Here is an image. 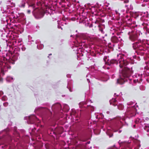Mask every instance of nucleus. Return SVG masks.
Wrapping results in <instances>:
<instances>
[{"label": "nucleus", "mask_w": 149, "mask_h": 149, "mask_svg": "<svg viewBox=\"0 0 149 149\" xmlns=\"http://www.w3.org/2000/svg\"><path fill=\"white\" fill-rule=\"evenodd\" d=\"M118 60L112 59H107V65L117 63L119 62L120 67L119 70V78L117 79V83L120 84H123L128 79L131 80L132 75L133 73L132 67H129L128 62L124 59L122 56L120 54L118 55Z\"/></svg>", "instance_id": "obj_1"}, {"label": "nucleus", "mask_w": 149, "mask_h": 149, "mask_svg": "<svg viewBox=\"0 0 149 149\" xmlns=\"http://www.w3.org/2000/svg\"><path fill=\"white\" fill-rule=\"evenodd\" d=\"M130 40L132 41H135L132 44V47L135 50V52L138 55L143 56L144 54V52L148 49V44L143 43L138 39L139 32L131 31L128 33Z\"/></svg>", "instance_id": "obj_2"}, {"label": "nucleus", "mask_w": 149, "mask_h": 149, "mask_svg": "<svg viewBox=\"0 0 149 149\" xmlns=\"http://www.w3.org/2000/svg\"><path fill=\"white\" fill-rule=\"evenodd\" d=\"M34 111L41 117L43 121H45L48 119L52 113L49 110L45 107H37L36 108Z\"/></svg>", "instance_id": "obj_3"}, {"label": "nucleus", "mask_w": 149, "mask_h": 149, "mask_svg": "<svg viewBox=\"0 0 149 149\" xmlns=\"http://www.w3.org/2000/svg\"><path fill=\"white\" fill-rule=\"evenodd\" d=\"M8 132V130L5 129L0 132V135H2V136H0V143L2 144L5 142L12 140V137L9 135Z\"/></svg>", "instance_id": "obj_4"}, {"label": "nucleus", "mask_w": 149, "mask_h": 149, "mask_svg": "<svg viewBox=\"0 0 149 149\" xmlns=\"http://www.w3.org/2000/svg\"><path fill=\"white\" fill-rule=\"evenodd\" d=\"M120 118H118L113 120L111 125V128L114 132H117L122 127V123Z\"/></svg>", "instance_id": "obj_5"}, {"label": "nucleus", "mask_w": 149, "mask_h": 149, "mask_svg": "<svg viewBox=\"0 0 149 149\" xmlns=\"http://www.w3.org/2000/svg\"><path fill=\"white\" fill-rule=\"evenodd\" d=\"M136 107H138V106L134 105L132 107H128L125 113V115L129 118L134 116L136 114L137 111Z\"/></svg>", "instance_id": "obj_6"}, {"label": "nucleus", "mask_w": 149, "mask_h": 149, "mask_svg": "<svg viewBox=\"0 0 149 149\" xmlns=\"http://www.w3.org/2000/svg\"><path fill=\"white\" fill-rule=\"evenodd\" d=\"M32 13L35 17L40 19L43 17L45 14L43 10L36 8L33 12Z\"/></svg>", "instance_id": "obj_7"}, {"label": "nucleus", "mask_w": 149, "mask_h": 149, "mask_svg": "<svg viewBox=\"0 0 149 149\" xmlns=\"http://www.w3.org/2000/svg\"><path fill=\"white\" fill-rule=\"evenodd\" d=\"M27 120V123L29 124H32L35 123H39L40 121L34 115H32L29 117H25Z\"/></svg>", "instance_id": "obj_8"}, {"label": "nucleus", "mask_w": 149, "mask_h": 149, "mask_svg": "<svg viewBox=\"0 0 149 149\" xmlns=\"http://www.w3.org/2000/svg\"><path fill=\"white\" fill-rule=\"evenodd\" d=\"M61 109V106L59 103L55 104L53 105L52 107V110L54 112L60 110Z\"/></svg>", "instance_id": "obj_9"}, {"label": "nucleus", "mask_w": 149, "mask_h": 149, "mask_svg": "<svg viewBox=\"0 0 149 149\" xmlns=\"http://www.w3.org/2000/svg\"><path fill=\"white\" fill-rule=\"evenodd\" d=\"M75 36V39L77 40V42L79 44V45L82 46V43H81L79 40L83 38V35L81 34H79L76 35Z\"/></svg>", "instance_id": "obj_10"}, {"label": "nucleus", "mask_w": 149, "mask_h": 149, "mask_svg": "<svg viewBox=\"0 0 149 149\" xmlns=\"http://www.w3.org/2000/svg\"><path fill=\"white\" fill-rule=\"evenodd\" d=\"M109 78L108 75L105 74H102L101 75L100 77L99 78V79L103 81H105L109 79Z\"/></svg>", "instance_id": "obj_11"}, {"label": "nucleus", "mask_w": 149, "mask_h": 149, "mask_svg": "<svg viewBox=\"0 0 149 149\" xmlns=\"http://www.w3.org/2000/svg\"><path fill=\"white\" fill-rule=\"evenodd\" d=\"M30 0H22L21 2L19 5V7L21 8H24L25 6L26 2L28 4V3L30 1Z\"/></svg>", "instance_id": "obj_12"}, {"label": "nucleus", "mask_w": 149, "mask_h": 149, "mask_svg": "<svg viewBox=\"0 0 149 149\" xmlns=\"http://www.w3.org/2000/svg\"><path fill=\"white\" fill-rule=\"evenodd\" d=\"M29 5V9H30L31 11L32 10V12L36 8H35V4L34 3H30V1L29 2V3H28V4Z\"/></svg>", "instance_id": "obj_13"}, {"label": "nucleus", "mask_w": 149, "mask_h": 149, "mask_svg": "<svg viewBox=\"0 0 149 149\" xmlns=\"http://www.w3.org/2000/svg\"><path fill=\"white\" fill-rule=\"evenodd\" d=\"M110 104L115 106L117 105L118 102L115 98H113L109 101Z\"/></svg>", "instance_id": "obj_14"}, {"label": "nucleus", "mask_w": 149, "mask_h": 149, "mask_svg": "<svg viewBox=\"0 0 149 149\" xmlns=\"http://www.w3.org/2000/svg\"><path fill=\"white\" fill-rule=\"evenodd\" d=\"M111 41L115 43H117L118 41V38L116 36H112L111 38Z\"/></svg>", "instance_id": "obj_15"}, {"label": "nucleus", "mask_w": 149, "mask_h": 149, "mask_svg": "<svg viewBox=\"0 0 149 149\" xmlns=\"http://www.w3.org/2000/svg\"><path fill=\"white\" fill-rule=\"evenodd\" d=\"M80 141H81L83 142H84L86 141L87 139L86 136L84 135H81L79 138Z\"/></svg>", "instance_id": "obj_16"}, {"label": "nucleus", "mask_w": 149, "mask_h": 149, "mask_svg": "<svg viewBox=\"0 0 149 149\" xmlns=\"http://www.w3.org/2000/svg\"><path fill=\"white\" fill-rule=\"evenodd\" d=\"M87 104L86 102H81L79 104V106L80 108H86V107L84 106L85 105H86Z\"/></svg>", "instance_id": "obj_17"}, {"label": "nucleus", "mask_w": 149, "mask_h": 149, "mask_svg": "<svg viewBox=\"0 0 149 149\" xmlns=\"http://www.w3.org/2000/svg\"><path fill=\"white\" fill-rule=\"evenodd\" d=\"M72 87V86L71 83H70V82H68V85L67 86V88L68 89L69 91L70 92H72V90L71 89V88Z\"/></svg>", "instance_id": "obj_18"}, {"label": "nucleus", "mask_w": 149, "mask_h": 149, "mask_svg": "<svg viewBox=\"0 0 149 149\" xmlns=\"http://www.w3.org/2000/svg\"><path fill=\"white\" fill-rule=\"evenodd\" d=\"M144 130L147 131V135L149 136V127L148 126H145L144 127Z\"/></svg>", "instance_id": "obj_19"}, {"label": "nucleus", "mask_w": 149, "mask_h": 149, "mask_svg": "<svg viewBox=\"0 0 149 149\" xmlns=\"http://www.w3.org/2000/svg\"><path fill=\"white\" fill-rule=\"evenodd\" d=\"M117 107L119 110H122L124 109V106L123 104H120L117 106Z\"/></svg>", "instance_id": "obj_20"}, {"label": "nucleus", "mask_w": 149, "mask_h": 149, "mask_svg": "<svg viewBox=\"0 0 149 149\" xmlns=\"http://www.w3.org/2000/svg\"><path fill=\"white\" fill-rule=\"evenodd\" d=\"M7 81L9 82H11L13 81V78L10 76H8L6 78Z\"/></svg>", "instance_id": "obj_21"}, {"label": "nucleus", "mask_w": 149, "mask_h": 149, "mask_svg": "<svg viewBox=\"0 0 149 149\" xmlns=\"http://www.w3.org/2000/svg\"><path fill=\"white\" fill-rule=\"evenodd\" d=\"M108 57L107 56H105L104 57L103 59L104 61L105 62V63L107 65V59H109L108 58Z\"/></svg>", "instance_id": "obj_22"}, {"label": "nucleus", "mask_w": 149, "mask_h": 149, "mask_svg": "<svg viewBox=\"0 0 149 149\" xmlns=\"http://www.w3.org/2000/svg\"><path fill=\"white\" fill-rule=\"evenodd\" d=\"M43 47V45L41 44L39 45H37V48L39 49H42Z\"/></svg>", "instance_id": "obj_23"}, {"label": "nucleus", "mask_w": 149, "mask_h": 149, "mask_svg": "<svg viewBox=\"0 0 149 149\" xmlns=\"http://www.w3.org/2000/svg\"><path fill=\"white\" fill-rule=\"evenodd\" d=\"M54 133L55 134H61V132L59 131V129H56L55 132H54Z\"/></svg>", "instance_id": "obj_24"}, {"label": "nucleus", "mask_w": 149, "mask_h": 149, "mask_svg": "<svg viewBox=\"0 0 149 149\" xmlns=\"http://www.w3.org/2000/svg\"><path fill=\"white\" fill-rule=\"evenodd\" d=\"M64 108L65 109V111H68L69 110V108L67 105H65L64 106Z\"/></svg>", "instance_id": "obj_25"}, {"label": "nucleus", "mask_w": 149, "mask_h": 149, "mask_svg": "<svg viewBox=\"0 0 149 149\" xmlns=\"http://www.w3.org/2000/svg\"><path fill=\"white\" fill-rule=\"evenodd\" d=\"M141 120L139 118H137L136 119L135 121V123L136 124H137L141 122Z\"/></svg>", "instance_id": "obj_26"}, {"label": "nucleus", "mask_w": 149, "mask_h": 149, "mask_svg": "<svg viewBox=\"0 0 149 149\" xmlns=\"http://www.w3.org/2000/svg\"><path fill=\"white\" fill-rule=\"evenodd\" d=\"M99 30L102 32V33H103V29H102V27L100 25L98 26Z\"/></svg>", "instance_id": "obj_27"}, {"label": "nucleus", "mask_w": 149, "mask_h": 149, "mask_svg": "<svg viewBox=\"0 0 149 149\" xmlns=\"http://www.w3.org/2000/svg\"><path fill=\"white\" fill-rule=\"evenodd\" d=\"M129 17L127 15L126 17V19L129 21H132V19L130 17L129 18Z\"/></svg>", "instance_id": "obj_28"}, {"label": "nucleus", "mask_w": 149, "mask_h": 149, "mask_svg": "<svg viewBox=\"0 0 149 149\" xmlns=\"http://www.w3.org/2000/svg\"><path fill=\"white\" fill-rule=\"evenodd\" d=\"M7 97L6 96H3L2 97V100L3 101H6L7 100Z\"/></svg>", "instance_id": "obj_29"}, {"label": "nucleus", "mask_w": 149, "mask_h": 149, "mask_svg": "<svg viewBox=\"0 0 149 149\" xmlns=\"http://www.w3.org/2000/svg\"><path fill=\"white\" fill-rule=\"evenodd\" d=\"M133 57L134 58L137 59L139 61L140 60V57L139 56L137 57L135 55L133 56Z\"/></svg>", "instance_id": "obj_30"}, {"label": "nucleus", "mask_w": 149, "mask_h": 149, "mask_svg": "<svg viewBox=\"0 0 149 149\" xmlns=\"http://www.w3.org/2000/svg\"><path fill=\"white\" fill-rule=\"evenodd\" d=\"M140 90H144L145 89V87L143 86H141L140 87Z\"/></svg>", "instance_id": "obj_31"}, {"label": "nucleus", "mask_w": 149, "mask_h": 149, "mask_svg": "<svg viewBox=\"0 0 149 149\" xmlns=\"http://www.w3.org/2000/svg\"><path fill=\"white\" fill-rule=\"evenodd\" d=\"M133 104V102H130L127 103V105H131Z\"/></svg>", "instance_id": "obj_32"}, {"label": "nucleus", "mask_w": 149, "mask_h": 149, "mask_svg": "<svg viewBox=\"0 0 149 149\" xmlns=\"http://www.w3.org/2000/svg\"><path fill=\"white\" fill-rule=\"evenodd\" d=\"M4 106L6 107L8 105V103L7 102H5L3 104Z\"/></svg>", "instance_id": "obj_33"}, {"label": "nucleus", "mask_w": 149, "mask_h": 149, "mask_svg": "<svg viewBox=\"0 0 149 149\" xmlns=\"http://www.w3.org/2000/svg\"><path fill=\"white\" fill-rule=\"evenodd\" d=\"M137 81L138 82H140V81H142V78H140V79H137Z\"/></svg>", "instance_id": "obj_34"}, {"label": "nucleus", "mask_w": 149, "mask_h": 149, "mask_svg": "<svg viewBox=\"0 0 149 149\" xmlns=\"http://www.w3.org/2000/svg\"><path fill=\"white\" fill-rule=\"evenodd\" d=\"M31 10L30 9H29L27 11V13L28 14H30L31 13Z\"/></svg>", "instance_id": "obj_35"}, {"label": "nucleus", "mask_w": 149, "mask_h": 149, "mask_svg": "<svg viewBox=\"0 0 149 149\" xmlns=\"http://www.w3.org/2000/svg\"><path fill=\"white\" fill-rule=\"evenodd\" d=\"M22 49L23 51H24L26 50V48L24 47H23L22 48Z\"/></svg>", "instance_id": "obj_36"}, {"label": "nucleus", "mask_w": 149, "mask_h": 149, "mask_svg": "<svg viewBox=\"0 0 149 149\" xmlns=\"http://www.w3.org/2000/svg\"><path fill=\"white\" fill-rule=\"evenodd\" d=\"M129 1L128 0H125L124 1V3H128L129 2Z\"/></svg>", "instance_id": "obj_37"}, {"label": "nucleus", "mask_w": 149, "mask_h": 149, "mask_svg": "<svg viewBox=\"0 0 149 149\" xmlns=\"http://www.w3.org/2000/svg\"><path fill=\"white\" fill-rule=\"evenodd\" d=\"M3 94V93L2 91H0V96H1Z\"/></svg>", "instance_id": "obj_38"}, {"label": "nucleus", "mask_w": 149, "mask_h": 149, "mask_svg": "<svg viewBox=\"0 0 149 149\" xmlns=\"http://www.w3.org/2000/svg\"><path fill=\"white\" fill-rule=\"evenodd\" d=\"M58 29L61 28V29L62 30V28H61V26L59 25H58Z\"/></svg>", "instance_id": "obj_39"}, {"label": "nucleus", "mask_w": 149, "mask_h": 149, "mask_svg": "<svg viewBox=\"0 0 149 149\" xmlns=\"http://www.w3.org/2000/svg\"><path fill=\"white\" fill-rule=\"evenodd\" d=\"M107 134L110 137H111L113 136V134H111L110 135H109L108 132H107Z\"/></svg>", "instance_id": "obj_40"}, {"label": "nucleus", "mask_w": 149, "mask_h": 149, "mask_svg": "<svg viewBox=\"0 0 149 149\" xmlns=\"http://www.w3.org/2000/svg\"><path fill=\"white\" fill-rule=\"evenodd\" d=\"M102 27V29H103L104 28H105V26L104 25H100Z\"/></svg>", "instance_id": "obj_41"}, {"label": "nucleus", "mask_w": 149, "mask_h": 149, "mask_svg": "<svg viewBox=\"0 0 149 149\" xmlns=\"http://www.w3.org/2000/svg\"><path fill=\"white\" fill-rule=\"evenodd\" d=\"M71 77V75L70 74H68L67 75V77Z\"/></svg>", "instance_id": "obj_42"}, {"label": "nucleus", "mask_w": 149, "mask_h": 149, "mask_svg": "<svg viewBox=\"0 0 149 149\" xmlns=\"http://www.w3.org/2000/svg\"><path fill=\"white\" fill-rule=\"evenodd\" d=\"M76 112L75 111H73L72 113V114L73 115H74L76 113Z\"/></svg>", "instance_id": "obj_43"}, {"label": "nucleus", "mask_w": 149, "mask_h": 149, "mask_svg": "<svg viewBox=\"0 0 149 149\" xmlns=\"http://www.w3.org/2000/svg\"><path fill=\"white\" fill-rule=\"evenodd\" d=\"M143 18L142 17H141L140 18V19L141 21H143Z\"/></svg>", "instance_id": "obj_44"}, {"label": "nucleus", "mask_w": 149, "mask_h": 149, "mask_svg": "<svg viewBox=\"0 0 149 149\" xmlns=\"http://www.w3.org/2000/svg\"><path fill=\"white\" fill-rule=\"evenodd\" d=\"M135 15H136V17H137L139 16V15L138 14L136 13L135 14Z\"/></svg>", "instance_id": "obj_45"}, {"label": "nucleus", "mask_w": 149, "mask_h": 149, "mask_svg": "<svg viewBox=\"0 0 149 149\" xmlns=\"http://www.w3.org/2000/svg\"><path fill=\"white\" fill-rule=\"evenodd\" d=\"M122 120H123L124 121V120H125V117H123L122 118Z\"/></svg>", "instance_id": "obj_46"}, {"label": "nucleus", "mask_w": 149, "mask_h": 149, "mask_svg": "<svg viewBox=\"0 0 149 149\" xmlns=\"http://www.w3.org/2000/svg\"><path fill=\"white\" fill-rule=\"evenodd\" d=\"M38 43V40H36V43L37 44Z\"/></svg>", "instance_id": "obj_47"}, {"label": "nucleus", "mask_w": 149, "mask_h": 149, "mask_svg": "<svg viewBox=\"0 0 149 149\" xmlns=\"http://www.w3.org/2000/svg\"><path fill=\"white\" fill-rule=\"evenodd\" d=\"M135 126H136V125H134L133 126V127L134 128H135Z\"/></svg>", "instance_id": "obj_48"}, {"label": "nucleus", "mask_w": 149, "mask_h": 149, "mask_svg": "<svg viewBox=\"0 0 149 149\" xmlns=\"http://www.w3.org/2000/svg\"><path fill=\"white\" fill-rule=\"evenodd\" d=\"M121 132V130H120L119 131V133H120Z\"/></svg>", "instance_id": "obj_49"}, {"label": "nucleus", "mask_w": 149, "mask_h": 149, "mask_svg": "<svg viewBox=\"0 0 149 149\" xmlns=\"http://www.w3.org/2000/svg\"><path fill=\"white\" fill-rule=\"evenodd\" d=\"M109 113V111H107V113H108V114Z\"/></svg>", "instance_id": "obj_50"}, {"label": "nucleus", "mask_w": 149, "mask_h": 149, "mask_svg": "<svg viewBox=\"0 0 149 149\" xmlns=\"http://www.w3.org/2000/svg\"><path fill=\"white\" fill-rule=\"evenodd\" d=\"M89 143H90V141L88 142H87V143H88V144Z\"/></svg>", "instance_id": "obj_51"}, {"label": "nucleus", "mask_w": 149, "mask_h": 149, "mask_svg": "<svg viewBox=\"0 0 149 149\" xmlns=\"http://www.w3.org/2000/svg\"><path fill=\"white\" fill-rule=\"evenodd\" d=\"M52 55V54H49V56H50V55Z\"/></svg>", "instance_id": "obj_52"}, {"label": "nucleus", "mask_w": 149, "mask_h": 149, "mask_svg": "<svg viewBox=\"0 0 149 149\" xmlns=\"http://www.w3.org/2000/svg\"><path fill=\"white\" fill-rule=\"evenodd\" d=\"M147 119H148V118H146V120H147Z\"/></svg>", "instance_id": "obj_53"}, {"label": "nucleus", "mask_w": 149, "mask_h": 149, "mask_svg": "<svg viewBox=\"0 0 149 149\" xmlns=\"http://www.w3.org/2000/svg\"><path fill=\"white\" fill-rule=\"evenodd\" d=\"M77 32V30H76V32Z\"/></svg>", "instance_id": "obj_54"}, {"label": "nucleus", "mask_w": 149, "mask_h": 149, "mask_svg": "<svg viewBox=\"0 0 149 149\" xmlns=\"http://www.w3.org/2000/svg\"><path fill=\"white\" fill-rule=\"evenodd\" d=\"M72 36H72V35H71L70 36L72 37Z\"/></svg>", "instance_id": "obj_55"}, {"label": "nucleus", "mask_w": 149, "mask_h": 149, "mask_svg": "<svg viewBox=\"0 0 149 149\" xmlns=\"http://www.w3.org/2000/svg\"><path fill=\"white\" fill-rule=\"evenodd\" d=\"M79 49H81V48H79Z\"/></svg>", "instance_id": "obj_56"}, {"label": "nucleus", "mask_w": 149, "mask_h": 149, "mask_svg": "<svg viewBox=\"0 0 149 149\" xmlns=\"http://www.w3.org/2000/svg\"><path fill=\"white\" fill-rule=\"evenodd\" d=\"M142 25H143V26H144V25H143V24H142Z\"/></svg>", "instance_id": "obj_57"}, {"label": "nucleus", "mask_w": 149, "mask_h": 149, "mask_svg": "<svg viewBox=\"0 0 149 149\" xmlns=\"http://www.w3.org/2000/svg\"><path fill=\"white\" fill-rule=\"evenodd\" d=\"M20 18H18V19H19Z\"/></svg>", "instance_id": "obj_58"}, {"label": "nucleus", "mask_w": 149, "mask_h": 149, "mask_svg": "<svg viewBox=\"0 0 149 149\" xmlns=\"http://www.w3.org/2000/svg\"><path fill=\"white\" fill-rule=\"evenodd\" d=\"M1 3V1H0V4Z\"/></svg>", "instance_id": "obj_59"}, {"label": "nucleus", "mask_w": 149, "mask_h": 149, "mask_svg": "<svg viewBox=\"0 0 149 149\" xmlns=\"http://www.w3.org/2000/svg\"><path fill=\"white\" fill-rule=\"evenodd\" d=\"M114 95H116V93H115V94H114Z\"/></svg>", "instance_id": "obj_60"}]
</instances>
